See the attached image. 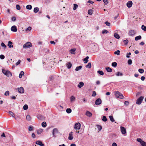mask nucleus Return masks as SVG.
I'll return each mask as SVG.
<instances>
[{
    "instance_id": "nucleus-55",
    "label": "nucleus",
    "mask_w": 146,
    "mask_h": 146,
    "mask_svg": "<svg viewBox=\"0 0 146 146\" xmlns=\"http://www.w3.org/2000/svg\"><path fill=\"white\" fill-rule=\"evenodd\" d=\"M9 95V91H6L5 93V95L6 96H8Z\"/></svg>"
},
{
    "instance_id": "nucleus-49",
    "label": "nucleus",
    "mask_w": 146,
    "mask_h": 146,
    "mask_svg": "<svg viewBox=\"0 0 146 146\" xmlns=\"http://www.w3.org/2000/svg\"><path fill=\"white\" fill-rule=\"evenodd\" d=\"M116 75L117 76H122L123 74L119 72H118L117 73Z\"/></svg>"
},
{
    "instance_id": "nucleus-30",
    "label": "nucleus",
    "mask_w": 146,
    "mask_h": 146,
    "mask_svg": "<svg viewBox=\"0 0 146 146\" xmlns=\"http://www.w3.org/2000/svg\"><path fill=\"white\" fill-rule=\"evenodd\" d=\"M86 68H90L91 67V64L90 62L86 66Z\"/></svg>"
},
{
    "instance_id": "nucleus-5",
    "label": "nucleus",
    "mask_w": 146,
    "mask_h": 146,
    "mask_svg": "<svg viewBox=\"0 0 146 146\" xmlns=\"http://www.w3.org/2000/svg\"><path fill=\"white\" fill-rule=\"evenodd\" d=\"M32 44L31 42H28L24 44L23 46L24 48H27L32 46Z\"/></svg>"
},
{
    "instance_id": "nucleus-18",
    "label": "nucleus",
    "mask_w": 146,
    "mask_h": 146,
    "mask_svg": "<svg viewBox=\"0 0 146 146\" xmlns=\"http://www.w3.org/2000/svg\"><path fill=\"white\" fill-rule=\"evenodd\" d=\"M66 66L68 68L70 69L71 67L72 64L70 62H69L66 64Z\"/></svg>"
},
{
    "instance_id": "nucleus-50",
    "label": "nucleus",
    "mask_w": 146,
    "mask_h": 146,
    "mask_svg": "<svg viewBox=\"0 0 146 146\" xmlns=\"http://www.w3.org/2000/svg\"><path fill=\"white\" fill-rule=\"evenodd\" d=\"M9 114H10L13 117H15V115L13 113V112H12V111H10L9 112Z\"/></svg>"
},
{
    "instance_id": "nucleus-63",
    "label": "nucleus",
    "mask_w": 146,
    "mask_h": 146,
    "mask_svg": "<svg viewBox=\"0 0 146 146\" xmlns=\"http://www.w3.org/2000/svg\"><path fill=\"white\" fill-rule=\"evenodd\" d=\"M21 61L20 60H19L17 62L16 64V66L18 65L19 64L20 62H21Z\"/></svg>"
},
{
    "instance_id": "nucleus-32",
    "label": "nucleus",
    "mask_w": 146,
    "mask_h": 146,
    "mask_svg": "<svg viewBox=\"0 0 146 146\" xmlns=\"http://www.w3.org/2000/svg\"><path fill=\"white\" fill-rule=\"evenodd\" d=\"M78 5L76 4H74V7L73 8V9L74 10H76V9L78 8Z\"/></svg>"
},
{
    "instance_id": "nucleus-47",
    "label": "nucleus",
    "mask_w": 146,
    "mask_h": 146,
    "mask_svg": "<svg viewBox=\"0 0 146 146\" xmlns=\"http://www.w3.org/2000/svg\"><path fill=\"white\" fill-rule=\"evenodd\" d=\"M123 42L124 43V44L125 45H127L128 42V40L127 39H126V40H124L123 41Z\"/></svg>"
},
{
    "instance_id": "nucleus-43",
    "label": "nucleus",
    "mask_w": 146,
    "mask_h": 146,
    "mask_svg": "<svg viewBox=\"0 0 146 146\" xmlns=\"http://www.w3.org/2000/svg\"><path fill=\"white\" fill-rule=\"evenodd\" d=\"M28 108V106L27 105L25 104L24 105L23 107V109L24 110H26Z\"/></svg>"
},
{
    "instance_id": "nucleus-41",
    "label": "nucleus",
    "mask_w": 146,
    "mask_h": 146,
    "mask_svg": "<svg viewBox=\"0 0 146 146\" xmlns=\"http://www.w3.org/2000/svg\"><path fill=\"white\" fill-rule=\"evenodd\" d=\"M120 51L119 50H118L117 51L115 52H114V54H115L119 55L120 54Z\"/></svg>"
},
{
    "instance_id": "nucleus-53",
    "label": "nucleus",
    "mask_w": 146,
    "mask_h": 146,
    "mask_svg": "<svg viewBox=\"0 0 146 146\" xmlns=\"http://www.w3.org/2000/svg\"><path fill=\"white\" fill-rule=\"evenodd\" d=\"M16 9L17 10H19L21 9V7L19 5H17L16 6Z\"/></svg>"
},
{
    "instance_id": "nucleus-28",
    "label": "nucleus",
    "mask_w": 146,
    "mask_h": 146,
    "mask_svg": "<svg viewBox=\"0 0 146 146\" xmlns=\"http://www.w3.org/2000/svg\"><path fill=\"white\" fill-rule=\"evenodd\" d=\"M39 10V8L38 7H35L34 8V12L35 13H37L38 11Z\"/></svg>"
},
{
    "instance_id": "nucleus-31",
    "label": "nucleus",
    "mask_w": 146,
    "mask_h": 146,
    "mask_svg": "<svg viewBox=\"0 0 146 146\" xmlns=\"http://www.w3.org/2000/svg\"><path fill=\"white\" fill-rule=\"evenodd\" d=\"M26 118L27 120L30 121L31 120V117L29 115H27L26 117Z\"/></svg>"
},
{
    "instance_id": "nucleus-34",
    "label": "nucleus",
    "mask_w": 146,
    "mask_h": 146,
    "mask_svg": "<svg viewBox=\"0 0 146 146\" xmlns=\"http://www.w3.org/2000/svg\"><path fill=\"white\" fill-rule=\"evenodd\" d=\"M97 72L101 75H103L104 74V73L102 71L98 70Z\"/></svg>"
},
{
    "instance_id": "nucleus-33",
    "label": "nucleus",
    "mask_w": 146,
    "mask_h": 146,
    "mask_svg": "<svg viewBox=\"0 0 146 146\" xmlns=\"http://www.w3.org/2000/svg\"><path fill=\"white\" fill-rule=\"evenodd\" d=\"M66 111L67 113H69L71 112L72 111L70 108H67Z\"/></svg>"
},
{
    "instance_id": "nucleus-40",
    "label": "nucleus",
    "mask_w": 146,
    "mask_h": 146,
    "mask_svg": "<svg viewBox=\"0 0 146 146\" xmlns=\"http://www.w3.org/2000/svg\"><path fill=\"white\" fill-rule=\"evenodd\" d=\"M42 126L44 127H45L46 126V123L45 122H44L42 123Z\"/></svg>"
},
{
    "instance_id": "nucleus-19",
    "label": "nucleus",
    "mask_w": 146,
    "mask_h": 146,
    "mask_svg": "<svg viewBox=\"0 0 146 146\" xmlns=\"http://www.w3.org/2000/svg\"><path fill=\"white\" fill-rule=\"evenodd\" d=\"M13 43L11 41H9L8 43V46L9 48H11L13 47V46L12 45Z\"/></svg>"
},
{
    "instance_id": "nucleus-46",
    "label": "nucleus",
    "mask_w": 146,
    "mask_h": 146,
    "mask_svg": "<svg viewBox=\"0 0 146 146\" xmlns=\"http://www.w3.org/2000/svg\"><path fill=\"white\" fill-rule=\"evenodd\" d=\"M97 128H98L99 131H101V130L102 129V127L100 125H97Z\"/></svg>"
},
{
    "instance_id": "nucleus-24",
    "label": "nucleus",
    "mask_w": 146,
    "mask_h": 146,
    "mask_svg": "<svg viewBox=\"0 0 146 146\" xmlns=\"http://www.w3.org/2000/svg\"><path fill=\"white\" fill-rule=\"evenodd\" d=\"M37 118L40 120H42L43 119V117L40 115H37Z\"/></svg>"
},
{
    "instance_id": "nucleus-51",
    "label": "nucleus",
    "mask_w": 146,
    "mask_h": 146,
    "mask_svg": "<svg viewBox=\"0 0 146 146\" xmlns=\"http://www.w3.org/2000/svg\"><path fill=\"white\" fill-rule=\"evenodd\" d=\"M96 95V91H93V94L92 95V96L93 97H95Z\"/></svg>"
},
{
    "instance_id": "nucleus-27",
    "label": "nucleus",
    "mask_w": 146,
    "mask_h": 146,
    "mask_svg": "<svg viewBox=\"0 0 146 146\" xmlns=\"http://www.w3.org/2000/svg\"><path fill=\"white\" fill-rule=\"evenodd\" d=\"M24 74V73L23 71H21L20 73L19 77L20 78H21L22 77V76Z\"/></svg>"
},
{
    "instance_id": "nucleus-11",
    "label": "nucleus",
    "mask_w": 146,
    "mask_h": 146,
    "mask_svg": "<svg viewBox=\"0 0 146 146\" xmlns=\"http://www.w3.org/2000/svg\"><path fill=\"white\" fill-rule=\"evenodd\" d=\"M133 3L131 1H128L127 3V6L129 8H130L132 6Z\"/></svg>"
},
{
    "instance_id": "nucleus-14",
    "label": "nucleus",
    "mask_w": 146,
    "mask_h": 146,
    "mask_svg": "<svg viewBox=\"0 0 146 146\" xmlns=\"http://www.w3.org/2000/svg\"><path fill=\"white\" fill-rule=\"evenodd\" d=\"M58 133V130L56 128H54L53 129L52 134L53 137H55V134Z\"/></svg>"
},
{
    "instance_id": "nucleus-22",
    "label": "nucleus",
    "mask_w": 146,
    "mask_h": 146,
    "mask_svg": "<svg viewBox=\"0 0 146 146\" xmlns=\"http://www.w3.org/2000/svg\"><path fill=\"white\" fill-rule=\"evenodd\" d=\"M86 115L88 117H91L92 115V113L89 111H87L86 113Z\"/></svg>"
},
{
    "instance_id": "nucleus-8",
    "label": "nucleus",
    "mask_w": 146,
    "mask_h": 146,
    "mask_svg": "<svg viewBox=\"0 0 146 146\" xmlns=\"http://www.w3.org/2000/svg\"><path fill=\"white\" fill-rule=\"evenodd\" d=\"M121 131L122 133L123 134H125L126 133V131L125 128L121 126L120 127Z\"/></svg>"
},
{
    "instance_id": "nucleus-26",
    "label": "nucleus",
    "mask_w": 146,
    "mask_h": 146,
    "mask_svg": "<svg viewBox=\"0 0 146 146\" xmlns=\"http://www.w3.org/2000/svg\"><path fill=\"white\" fill-rule=\"evenodd\" d=\"M26 8L27 9L31 10L32 8V6L31 5H27Z\"/></svg>"
},
{
    "instance_id": "nucleus-4",
    "label": "nucleus",
    "mask_w": 146,
    "mask_h": 146,
    "mask_svg": "<svg viewBox=\"0 0 146 146\" xmlns=\"http://www.w3.org/2000/svg\"><path fill=\"white\" fill-rule=\"evenodd\" d=\"M138 142H139L142 146H146V143L140 138H138L137 139Z\"/></svg>"
},
{
    "instance_id": "nucleus-61",
    "label": "nucleus",
    "mask_w": 146,
    "mask_h": 146,
    "mask_svg": "<svg viewBox=\"0 0 146 146\" xmlns=\"http://www.w3.org/2000/svg\"><path fill=\"white\" fill-rule=\"evenodd\" d=\"M131 54V53L130 52H129L128 53H127L126 55V57L128 58H129L130 57L129 55Z\"/></svg>"
},
{
    "instance_id": "nucleus-62",
    "label": "nucleus",
    "mask_w": 146,
    "mask_h": 146,
    "mask_svg": "<svg viewBox=\"0 0 146 146\" xmlns=\"http://www.w3.org/2000/svg\"><path fill=\"white\" fill-rule=\"evenodd\" d=\"M11 20L13 21H15L16 20V17H13L11 18Z\"/></svg>"
},
{
    "instance_id": "nucleus-57",
    "label": "nucleus",
    "mask_w": 146,
    "mask_h": 146,
    "mask_svg": "<svg viewBox=\"0 0 146 146\" xmlns=\"http://www.w3.org/2000/svg\"><path fill=\"white\" fill-rule=\"evenodd\" d=\"M31 27H28L27 29H26L25 30L26 31H30L31 30Z\"/></svg>"
},
{
    "instance_id": "nucleus-7",
    "label": "nucleus",
    "mask_w": 146,
    "mask_h": 146,
    "mask_svg": "<svg viewBox=\"0 0 146 146\" xmlns=\"http://www.w3.org/2000/svg\"><path fill=\"white\" fill-rule=\"evenodd\" d=\"M102 101L101 99L99 98L97 99L95 102V104L96 105H98L102 103Z\"/></svg>"
},
{
    "instance_id": "nucleus-45",
    "label": "nucleus",
    "mask_w": 146,
    "mask_h": 146,
    "mask_svg": "<svg viewBox=\"0 0 146 146\" xmlns=\"http://www.w3.org/2000/svg\"><path fill=\"white\" fill-rule=\"evenodd\" d=\"M141 29L144 31H146V27L144 25H143L141 26Z\"/></svg>"
},
{
    "instance_id": "nucleus-59",
    "label": "nucleus",
    "mask_w": 146,
    "mask_h": 146,
    "mask_svg": "<svg viewBox=\"0 0 146 146\" xmlns=\"http://www.w3.org/2000/svg\"><path fill=\"white\" fill-rule=\"evenodd\" d=\"M33 129V128L32 126H29V131H32Z\"/></svg>"
},
{
    "instance_id": "nucleus-20",
    "label": "nucleus",
    "mask_w": 146,
    "mask_h": 146,
    "mask_svg": "<svg viewBox=\"0 0 146 146\" xmlns=\"http://www.w3.org/2000/svg\"><path fill=\"white\" fill-rule=\"evenodd\" d=\"M89 58V57L88 56H87L86 58H85L84 59V63L86 64L88 62V59Z\"/></svg>"
},
{
    "instance_id": "nucleus-38",
    "label": "nucleus",
    "mask_w": 146,
    "mask_h": 146,
    "mask_svg": "<svg viewBox=\"0 0 146 146\" xmlns=\"http://www.w3.org/2000/svg\"><path fill=\"white\" fill-rule=\"evenodd\" d=\"M43 130L42 129H39L37 130V132L38 134H40L42 132Z\"/></svg>"
},
{
    "instance_id": "nucleus-36",
    "label": "nucleus",
    "mask_w": 146,
    "mask_h": 146,
    "mask_svg": "<svg viewBox=\"0 0 146 146\" xmlns=\"http://www.w3.org/2000/svg\"><path fill=\"white\" fill-rule=\"evenodd\" d=\"M75 98L74 96H72L70 98V101L71 102H73L75 101Z\"/></svg>"
},
{
    "instance_id": "nucleus-15",
    "label": "nucleus",
    "mask_w": 146,
    "mask_h": 146,
    "mask_svg": "<svg viewBox=\"0 0 146 146\" xmlns=\"http://www.w3.org/2000/svg\"><path fill=\"white\" fill-rule=\"evenodd\" d=\"M36 144L39 145L40 146H44V145L42 143V142L40 141H37L36 142Z\"/></svg>"
},
{
    "instance_id": "nucleus-16",
    "label": "nucleus",
    "mask_w": 146,
    "mask_h": 146,
    "mask_svg": "<svg viewBox=\"0 0 146 146\" xmlns=\"http://www.w3.org/2000/svg\"><path fill=\"white\" fill-rule=\"evenodd\" d=\"M76 50V49L75 48L73 49H71L70 50V52L71 54H75V51Z\"/></svg>"
},
{
    "instance_id": "nucleus-3",
    "label": "nucleus",
    "mask_w": 146,
    "mask_h": 146,
    "mask_svg": "<svg viewBox=\"0 0 146 146\" xmlns=\"http://www.w3.org/2000/svg\"><path fill=\"white\" fill-rule=\"evenodd\" d=\"M144 98L143 96H141L139 98H138L137 100L136 103L138 105L141 104Z\"/></svg>"
},
{
    "instance_id": "nucleus-56",
    "label": "nucleus",
    "mask_w": 146,
    "mask_h": 146,
    "mask_svg": "<svg viewBox=\"0 0 146 146\" xmlns=\"http://www.w3.org/2000/svg\"><path fill=\"white\" fill-rule=\"evenodd\" d=\"M105 23L106 24V25L108 26H110V23L108 21L106 22Z\"/></svg>"
},
{
    "instance_id": "nucleus-37",
    "label": "nucleus",
    "mask_w": 146,
    "mask_h": 146,
    "mask_svg": "<svg viewBox=\"0 0 146 146\" xmlns=\"http://www.w3.org/2000/svg\"><path fill=\"white\" fill-rule=\"evenodd\" d=\"M109 117L110 119V120L112 122H114V121L115 120L113 119V118L112 116H109Z\"/></svg>"
},
{
    "instance_id": "nucleus-21",
    "label": "nucleus",
    "mask_w": 146,
    "mask_h": 146,
    "mask_svg": "<svg viewBox=\"0 0 146 146\" xmlns=\"http://www.w3.org/2000/svg\"><path fill=\"white\" fill-rule=\"evenodd\" d=\"M114 36L117 39H119L120 38V37L118 35V34L116 33H114Z\"/></svg>"
},
{
    "instance_id": "nucleus-6",
    "label": "nucleus",
    "mask_w": 146,
    "mask_h": 146,
    "mask_svg": "<svg viewBox=\"0 0 146 146\" xmlns=\"http://www.w3.org/2000/svg\"><path fill=\"white\" fill-rule=\"evenodd\" d=\"M81 124L79 123H75L74 125V129H79L80 128Z\"/></svg>"
},
{
    "instance_id": "nucleus-17",
    "label": "nucleus",
    "mask_w": 146,
    "mask_h": 146,
    "mask_svg": "<svg viewBox=\"0 0 146 146\" xmlns=\"http://www.w3.org/2000/svg\"><path fill=\"white\" fill-rule=\"evenodd\" d=\"M84 85V83L83 82H80L79 83V84L78 85V86L80 88L83 87Z\"/></svg>"
},
{
    "instance_id": "nucleus-9",
    "label": "nucleus",
    "mask_w": 146,
    "mask_h": 146,
    "mask_svg": "<svg viewBox=\"0 0 146 146\" xmlns=\"http://www.w3.org/2000/svg\"><path fill=\"white\" fill-rule=\"evenodd\" d=\"M136 32L133 30L130 31L128 33L129 35L130 36H133L135 34Z\"/></svg>"
},
{
    "instance_id": "nucleus-42",
    "label": "nucleus",
    "mask_w": 146,
    "mask_h": 146,
    "mask_svg": "<svg viewBox=\"0 0 146 146\" xmlns=\"http://www.w3.org/2000/svg\"><path fill=\"white\" fill-rule=\"evenodd\" d=\"M102 120L104 122H106V121H107V119L106 116H104L103 117V118L102 119Z\"/></svg>"
},
{
    "instance_id": "nucleus-13",
    "label": "nucleus",
    "mask_w": 146,
    "mask_h": 146,
    "mask_svg": "<svg viewBox=\"0 0 146 146\" xmlns=\"http://www.w3.org/2000/svg\"><path fill=\"white\" fill-rule=\"evenodd\" d=\"M72 135H73L72 132H70L69 134V137H68V139L69 140H72L73 139V137L72 136Z\"/></svg>"
},
{
    "instance_id": "nucleus-10",
    "label": "nucleus",
    "mask_w": 146,
    "mask_h": 146,
    "mask_svg": "<svg viewBox=\"0 0 146 146\" xmlns=\"http://www.w3.org/2000/svg\"><path fill=\"white\" fill-rule=\"evenodd\" d=\"M18 92L21 94H23L24 93V90L23 87H21L20 88H18Z\"/></svg>"
},
{
    "instance_id": "nucleus-48",
    "label": "nucleus",
    "mask_w": 146,
    "mask_h": 146,
    "mask_svg": "<svg viewBox=\"0 0 146 146\" xmlns=\"http://www.w3.org/2000/svg\"><path fill=\"white\" fill-rule=\"evenodd\" d=\"M138 71L141 74L143 73L144 72V70L143 69H139L138 70Z\"/></svg>"
},
{
    "instance_id": "nucleus-25",
    "label": "nucleus",
    "mask_w": 146,
    "mask_h": 146,
    "mask_svg": "<svg viewBox=\"0 0 146 146\" xmlns=\"http://www.w3.org/2000/svg\"><path fill=\"white\" fill-rule=\"evenodd\" d=\"M82 68V66H77L76 67L75 69V70L76 71H78Z\"/></svg>"
},
{
    "instance_id": "nucleus-2",
    "label": "nucleus",
    "mask_w": 146,
    "mask_h": 146,
    "mask_svg": "<svg viewBox=\"0 0 146 146\" xmlns=\"http://www.w3.org/2000/svg\"><path fill=\"white\" fill-rule=\"evenodd\" d=\"M115 93L116 97L119 98L121 99H122L123 98V96L122 94L119 91L115 92Z\"/></svg>"
},
{
    "instance_id": "nucleus-1",
    "label": "nucleus",
    "mask_w": 146,
    "mask_h": 146,
    "mask_svg": "<svg viewBox=\"0 0 146 146\" xmlns=\"http://www.w3.org/2000/svg\"><path fill=\"white\" fill-rule=\"evenodd\" d=\"M2 72L5 75L8 77H11L12 76L11 72L8 70L3 69Z\"/></svg>"
},
{
    "instance_id": "nucleus-60",
    "label": "nucleus",
    "mask_w": 146,
    "mask_h": 146,
    "mask_svg": "<svg viewBox=\"0 0 146 146\" xmlns=\"http://www.w3.org/2000/svg\"><path fill=\"white\" fill-rule=\"evenodd\" d=\"M0 58L1 59H3L5 58V56L2 54L1 55H0Z\"/></svg>"
},
{
    "instance_id": "nucleus-44",
    "label": "nucleus",
    "mask_w": 146,
    "mask_h": 146,
    "mask_svg": "<svg viewBox=\"0 0 146 146\" xmlns=\"http://www.w3.org/2000/svg\"><path fill=\"white\" fill-rule=\"evenodd\" d=\"M88 13L90 15H92V9H89L88 10Z\"/></svg>"
},
{
    "instance_id": "nucleus-29",
    "label": "nucleus",
    "mask_w": 146,
    "mask_h": 146,
    "mask_svg": "<svg viewBox=\"0 0 146 146\" xmlns=\"http://www.w3.org/2000/svg\"><path fill=\"white\" fill-rule=\"evenodd\" d=\"M141 36L139 35V36H136L135 38V40H140L141 39Z\"/></svg>"
},
{
    "instance_id": "nucleus-52",
    "label": "nucleus",
    "mask_w": 146,
    "mask_h": 146,
    "mask_svg": "<svg viewBox=\"0 0 146 146\" xmlns=\"http://www.w3.org/2000/svg\"><path fill=\"white\" fill-rule=\"evenodd\" d=\"M103 1L105 4L106 5L108 4L109 3L108 0H103Z\"/></svg>"
},
{
    "instance_id": "nucleus-23",
    "label": "nucleus",
    "mask_w": 146,
    "mask_h": 146,
    "mask_svg": "<svg viewBox=\"0 0 146 146\" xmlns=\"http://www.w3.org/2000/svg\"><path fill=\"white\" fill-rule=\"evenodd\" d=\"M106 69L108 72H110L112 71V69L108 67L106 68Z\"/></svg>"
},
{
    "instance_id": "nucleus-12",
    "label": "nucleus",
    "mask_w": 146,
    "mask_h": 146,
    "mask_svg": "<svg viewBox=\"0 0 146 146\" xmlns=\"http://www.w3.org/2000/svg\"><path fill=\"white\" fill-rule=\"evenodd\" d=\"M11 30L12 31L14 32H16L17 31V27L15 26H12L11 28Z\"/></svg>"
},
{
    "instance_id": "nucleus-58",
    "label": "nucleus",
    "mask_w": 146,
    "mask_h": 146,
    "mask_svg": "<svg viewBox=\"0 0 146 146\" xmlns=\"http://www.w3.org/2000/svg\"><path fill=\"white\" fill-rule=\"evenodd\" d=\"M1 45L2 47H4V48H5L6 47L5 45L3 42H2L1 43Z\"/></svg>"
},
{
    "instance_id": "nucleus-39",
    "label": "nucleus",
    "mask_w": 146,
    "mask_h": 146,
    "mask_svg": "<svg viewBox=\"0 0 146 146\" xmlns=\"http://www.w3.org/2000/svg\"><path fill=\"white\" fill-rule=\"evenodd\" d=\"M109 33L108 31L107 30L104 29L102 31V33L103 34H104L105 33L107 34Z\"/></svg>"
},
{
    "instance_id": "nucleus-54",
    "label": "nucleus",
    "mask_w": 146,
    "mask_h": 146,
    "mask_svg": "<svg viewBox=\"0 0 146 146\" xmlns=\"http://www.w3.org/2000/svg\"><path fill=\"white\" fill-rule=\"evenodd\" d=\"M132 61L131 59H129L128 61V64L129 65H131L132 64Z\"/></svg>"
},
{
    "instance_id": "nucleus-35",
    "label": "nucleus",
    "mask_w": 146,
    "mask_h": 146,
    "mask_svg": "<svg viewBox=\"0 0 146 146\" xmlns=\"http://www.w3.org/2000/svg\"><path fill=\"white\" fill-rule=\"evenodd\" d=\"M111 65L112 66L115 67L117 66V63L115 62H113L112 63Z\"/></svg>"
},
{
    "instance_id": "nucleus-64",
    "label": "nucleus",
    "mask_w": 146,
    "mask_h": 146,
    "mask_svg": "<svg viewBox=\"0 0 146 146\" xmlns=\"http://www.w3.org/2000/svg\"><path fill=\"white\" fill-rule=\"evenodd\" d=\"M124 104L125 105H128L129 104V102L128 101H125L124 102Z\"/></svg>"
}]
</instances>
